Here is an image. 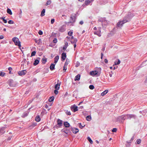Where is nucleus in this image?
I'll use <instances>...</instances> for the list:
<instances>
[{"label": "nucleus", "mask_w": 147, "mask_h": 147, "mask_svg": "<svg viewBox=\"0 0 147 147\" xmlns=\"http://www.w3.org/2000/svg\"><path fill=\"white\" fill-rule=\"evenodd\" d=\"M97 69L99 71H98L97 70L91 71L90 72V74L92 76H94L96 75H97L98 76H99L101 69L100 67H99L97 68Z\"/></svg>", "instance_id": "nucleus-1"}, {"label": "nucleus", "mask_w": 147, "mask_h": 147, "mask_svg": "<svg viewBox=\"0 0 147 147\" xmlns=\"http://www.w3.org/2000/svg\"><path fill=\"white\" fill-rule=\"evenodd\" d=\"M126 119H128L127 114L119 116L117 118V120L119 121H121L122 120H124Z\"/></svg>", "instance_id": "nucleus-2"}, {"label": "nucleus", "mask_w": 147, "mask_h": 147, "mask_svg": "<svg viewBox=\"0 0 147 147\" xmlns=\"http://www.w3.org/2000/svg\"><path fill=\"white\" fill-rule=\"evenodd\" d=\"M12 40L14 42L16 45L18 46L20 48L21 47L20 42L17 38L16 37L13 38H12Z\"/></svg>", "instance_id": "nucleus-3"}, {"label": "nucleus", "mask_w": 147, "mask_h": 147, "mask_svg": "<svg viewBox=\"0 0 147 147\" xmlns=\"http://www.w3.org/2000/svg\"><path fill=\"white\" fill-rule=\"evenodd\" d=\"M62 121L59 119H57V125L55 126L54 128L57 129L61 127L62 126Z\"/></svg>", "instance_id": "nucleus-4"}, {"label": "nucleus", "mask_w": 147, "mask_h": 147, "mask_svg": "<svg viewBox=\"0 0 147 147\" xmlns=\"http://www.w3.org/2000/svg\"><path fill=\"white\" fill-rule=\"evenodd\" d=\"M70 108L71 110L74 112H76L78 111V107L76 106L75 105L71 106Z\"/></svg>", "instance_id": "nucleus-5"}, {"label": "nucleus", "mask_w": 147, "mask_h": 147, "mask_svg": "<svg viewBox=\"0 0 147 147\" xmlns=\"http://www.w3.org/2000/svg\"><path fill=\"white\" fill-rule=\"evenodd\" d=\"M127 115V119H131V118L135 119L136 118V115L134 114H128Z\"/></svg>", "instance_id": "nucleus-6"}, {"label": "nucleus", "mask_w": 147, "mask_h": 147, "mask_svg": "<svg viewBox=\"0 0 147 147\" xmlns=\"http://www.w3.org/2000/svg\"><path fill=\"white\" fill-rule=\"evenodd\" d=\"M61 82H60L59 80H57V84L55 86V88L57 90H59V89L60 86Z\"/></svg>", "instance_id": "nucleus-7"}, {"label": "nucleus", "mask_w": 147, "mask_h": 147, "mask_svg": "<svg viewBox=\"0 0 147 147\" xmlns=\"http://www.w3.org/2000/svg\"><path fill=\"white\" fill-rule=\"evenodd\" d=\"M26 73V71L25 70H23L19 71L18 72V74L19 76H22L25 75Z\"/></svg>", "instance_id": "nucleus-8"}, {"label": "nucleus", "mask_w": 147, "mask_h": 147, "mask_svg": "<svg viewBox=\"0 0 147 147\" xmlns=\"http://www.w3.org/2000/svg\"><path fill=\"white\" fill-rule=\"evenodd\" d=\"M71 131L74 134H76L78 132L79 130L77 128H72Z\"/></svg>", "instance_id": "nucleus-9"}, {"label": "nucleus", "mask_w": 147, "mask_h": 147, "mask_svg": "<svg viewBox=\"0 0 147 147\" xmlns=\"http://www.w3.org/2000/svg\"><path fill=\"white\" fill-rule=\"evenodd\" d=\"M66 57V54L65 53H63L61 55V59L63 60L65 59Z\"/></svg>", "instance_id": "nucleus-10"}, {"label": "nucleus", "mask_w": 147, "mask_h": 147, "mask_svg": "<svg viewBox=\"0 0 147 147\" xmlns=\"http://www.w3.org/2000/svg\"><path fill=\"white\" fill-rule=\"evenodd\" d=\"M80 76L79 74L77 75V76H76L75 77L74 80L75 81L79 80L80 79Z\"/></svg>", "instance_id": "nucleus-11"}, {"label": "nucleus", "mask_w": 147, "mask_h": 147, "mask_svg": "<svg viewBox=\"0 0 147 147\" xmlns=\"http://www.w3.org/2000/svg\"><path fill=\"white\" fill-rule=\"evenodd\" d=\"M94 34L97 35L99 36H101V31H95L94 32Z\"/></svg>", "instance_id": "nucleus-12"}, {"label": "nucleus", "mask_w": 147, "mask_h": 147, "mask_svg": "<svg viewBox=\"0 0 147 147\" xmlns=\"http://www.w3.org/2000/svg\"><path fill=\"white\" fill-rule=\"evenodd\" d=\"M123 25V24H122L121 21H119V22L117 24V26L118 27H121Z\"/></svg>", "instance_id": "nucleus-13"}, {"label": "nucleus", "mask_w": 147, "mask_h": 147, "mask_svg": "<svg viewBox=\"0 0 147 147\" xmlns=\"http://www.w3.org/2000/svg\"><path fill=\"white\" fill-rule=\"evenodd\" d=\"M64 125L66 127H68L70 126L69 124L67 121L64 122Z\"/></svg>", "instance_id": "nucleus-14"}, {"label": "nucleus", "mask_w": 147, "mask_h": 147, "mask_svg": "<svg viewBox=\"0 0 147 147\" xmlns=\"http://www.w3.org/2000/svg\"><path fill=\"white\" fill-rule=\"evenodd\" d=\"M69 131V130L68 129H62L61 130V131L62 132H64L65 133H66V134H67L69 133V132H68Z\"/></svg>", "instance_id": "nucleus-15"}, {"label": "nucleus", "mask_w": 147, "mask_h": 147, "mask_svg": "<svg viewBox=\"0 0 147 147\" xmlns=\"http://www.w3.org/2000/svg\"><path fill=\"white\" fill-rule=\"evenodd\" d=\"M68 45V42H65V45L63 48V49L64 50H66Z\"/></svg>", "instance_id": "nucleus-16"}, {"label": "nucleus", "mask_w": 147, "mask_h": 147, "mask_svg": "<svg viewBox=\"0 0 147 147\" xmlns=\"http://www.w3.org/2000/svg\"><path fill=\"white\" fill-rule=\"evenodd\" d=\"M47 59L45 58H43L42 59V63L43 64H45L46 62L47 61Z\"/></svg>", "instance_id": "nucleus-17"}, {"label": "nucleus", "mask_w": 147, "mask_h": 147, "mask_svg": "<svg viewBox=\"0 0 147 147\" xmlns=\"http://www.w3.org/2000/svg\"><path fill=\"white\" fill-rule=\"evenodd\" d=\"M59 59V56H56L54 58V63H56L58 61Z\"/></svg>", "instance_id": "nucleus-18"}, {"label": "nucleus", "mask_w": 147, "mask_h": 147, "mask_svg": "<svg viewBox=\"0 0 147 147\" xmlns=\"http://www.w3.org/2000/svg\"><path fill=\"white\" fill-rule=\"evenodd\" d=\"M108 92V90H106L104 91H103L101 94V95L102 96H103L105 95V94H107Z\"/></svg>", "instance_id": "nucleus-19"}, {"label": "nucleus", "mask_w": 147, "mask_h": 147, "mask_svg": "<svg viewBox=\"0 0 147 147\" xmlns=\"http://www.w3.org/2000/svg\"><path fill=\"white\" fill-rule=\"evenodd\" d=\"M77 41V39L75 38V39H73L72 40H71V43L76 44Z\"/></svg>", "instance_id": "nucleus-20"}, {"label": "nucleus", "mask_w": 147, "mask_h": 147, "mask_svg": "<svg viewBox=\"0 0 147 147\" xmlns=\"http://www.w3.org/2000/svg\"><path fill=\"white\" fill-rule=\"evenodd\" d=\"M40 120V116L39 115L37 116L35 118V120L37 122H39Z\"/></svg>", "instance_id": "nucleus-21"}, {"label": "nucleus", "mask_w": 147, "mask_h": 147, "mask_svg": "<svg viewBox=\"0 0 147 147\" xmlns=\"http://www.w3.org/2000/svg\"><path fill=\"white\" fill-rule=\"evenodd\" d=\"M65 30V29L63 27H61L59 30V31L61 32H63Z\"/></svg>", "instance_id": "nucleus-22"}, {"label": "nucleus", "mask_w": 147, "mask_h": 147, "mask_svg": "<svg viewBox=\"0 0 147 147\" xmlns=\"http://www.w3.org/2000/svg\"><path fill=\"white\" fill-rule=\"evenodd\" d=\"M45 9H43L41 12L40 16L42 17L44 16L45 15Z\"/></svg>", "instance_id": "nucleus-23"}, {"label": "nucleus", "mask_w": 147, "mask_h": 147, "mask_svg": "<svg viewBox=\"0 0 147 147\" xmlns=\"http://www.w3.org/2000/svg\"><path fill=\"white\" fill-rule=\"evenodd\" d=\"M54 100V97L53 96L50 97L49 99V102H51L53 101Z\"/></svg>", "instance_id": "nucleus-24"}, {"label": "nucleus", "mask_w": 147, "mask_h": 147, "mask_svg": "<svg viewBox=\"0 0 147 147\" xmlns=\"http://www.w3.org/2000/svg\"><path fill=\"white\" fill-rule=\"evenodd\" d=\"M7 12L9 14L11 15L12 14L11 10L9 9H8L7 10Z\"/></svg>", "instance_id": "nucleus-25"}, {"label": "nucleus", "mask_w": 147, "mask_h": 147, "mask_svg": "<svg viewBox=\"0 0 147 147\" xmlns=\"http://www.w3.org/2000/svg\"><path fill=\"white\" fill-rule=\"evenodd\" d=\"M91 116L90 115L86 117V120L88 121H90L91 120Z\"/></svg>", "instance_id": "nucleus-26"}, {"label": "nucleus", "mask_w": 147, "mask_h": 147, "mask_svg": "<svg viewBox=\"0 0 147 147\" xmlns=\"http://www.w3.org/2000/svg\"><path fill=\"white\" fill-rule=\"evenodd\" d=\"M55 65H51L50 67V68L51 70H53L55 68Z\"/></svg>", "instance_id": "nucleus-27"}, {"label": "nucleus", "mask_w": 147, "mask_h": 147, "mask_svg": "<svg viewBox=\"0 0 147 147\" xmlns=\"http://www.w3.org/2000/svg\"><path fill=\"white\" fill-rule=\"evenodd\" d=\"M91 1V0H86L85 2V3L86 5H88Z\"/></svg>", "instance_id": "nucleus-28"}, {"label": "nucleus", "mask_w": 147, "mask_h": 147, "mask_svg": "<svg viewBox=\"0 0 147 147\" xmlns=\"http://www.w3.org/2000/svg\"><path fill=\"white\" fill-rule=\"evenodd\" d=\"M87 139L90 144H92L93 143L92 141L89 137H87Z\"/></svg>", "instance_id": "nucleus-29"}, {"label": "nucleus", "mask_w": 147, "mask_h": 147, "mask_svg": "<svg viewBox=\"0 0 147 147\" xmlns=\"http://www.w3.org/2000/svg\"><path fill=\"white\" fill-rule=\"evenodd\" d=\"M78 125L79 127L81 129H82L85 126V125L84 126L82 125L81 123H78Z\"/></svg>", "instance_id": "nucleus-30"}, {"label": "nucleus", "mask_w": 147, "mask_h": 147, "mask_svg": "<svg viewBox=\"0 0 147 147\" xmlns=\"http://www.w3.org/2000/svg\"><path fill=\"white\" fill-rule=\"evenodd\" d=\"M117 61H115L114 62V64H119L120 63V60L119 59H117Z\"/></svg>", "instance_id": "nucleus-31"}, {"label": "nucleus", "mask_w": 147, "mask_h": 147, "mask_svg": "<svg viewBox=\"0 0 147 147\" xmlns=\"http://www.w3.org/2000/svg\"><path fill=\"white\" fill-rule=\"evenodd\" d=\"M39 63V61L38 60H36L33 63V64H38Z\"/></svg>", "instance_id": "nucleus-32"}, {"label": "nucleus", "mask_w": 147, "mask_h": 147, "mask_svg": "<svg viewBox=\"0 0 147 147\" xmlns=\"http://www.w3.org/2000/svg\"><path fill=\"white\" fill-rule=\"evenodd\" d=\"M89 88L91 90H93L94 88V86L93 85H90V86H89Z\"/></svg>", "instance_id": "nucleus-33"}, {"label": "nucleus", "mask_w": 147, "mask_h": 147, "mask_svg": "<svg viewBox=\"0 0 147 147\" xmlns=\"http://www.w3.org/2000/svg\"><path fill=\"white\" fill-rule=\"evenodd\" d=\"M67 65H64L63 67V70L65 72L66 70L67 69Z\"/></svg>", "instance_id": "nucleus-34"}, {"label": "nucleus", "mask_w": 147, "mask_h": 147, "mask_svg": "<svg viewBox=\"0 0 147 147\" xmlns=\"http://www.w3.org/2000/svg\"><path fill=\"white\" fill-rule=\"evenodd\" d=\"M71 20H72V21H71V22H74L75 21V18H74V17H71Z\"/></svg>", "instance_id": "nucleus-35"}, {"label": "nucleus", "mask_w": 147, "mask_h": 147, "mask_svg": "<svg viewBox=\"0 0 147 147\" xmlns=\"http://www.w3.org/2000/svg\"><path fill=\"white\" fill-rule=\"evenodd\" d=\"M51 1L49 0V1H47V2L46 3V5H49L51 4Z\"/></svg>", "instance_id": "nucleus-36"}, {"label": "nucleus", "mask_w": 147, "mask_h": 147, "mask_svg": "<svg viewBox=\"0 0 147 147\" xmlns=\"http://www.w3.org/2000/svg\"><path fill=\"white\" fill-rule=\"evenodd\" d=\"M36 123H32V124L30 126L31 127H34L36 126Z\"/></svg>", "instance_id": "nucleus-37"}, {"label": "nucleus", "mask_w": 147, "mask_h": 147, "mask_svg": "<svg viewBox=\"0 0 147 147\" xmlns=\"http://www.w3.org/2000/svg\"><path fill=\"white\" fill-rule=\"evenodd\" d=\"M5 74V73L3 72H1L0 73V76L2 77L4 76Z\"/></svg>", "instance_id": "nucleus-38"}, {"label": "nucleus", "mask_w": 147, "mask_h": 147, "mask_svg": "<svg viewBox=\"0 0 147 147\" xmlns=\"http://www.w3.org/2000/svg\"><path fill=\"white\" fill-rule=\"evenodd\" d=\"M69 63V59H66V61L65 62V64H67L68 63Z\"/></svg>", "instance_id": "nucleus-39"}, {"label": "nucleus", "mask_w": 147, "mask_h": 147, "mask_svg": "<svg viewBox=\"0 0 147 147\" xmlns=\"http://www.w3.org/2000/svg\"><path fill=\"white\" fill-rule=\"evenodd\" d=\"M36 53V52L35 51H33L31 54V56H34Z\"/></svg>", "instance_id": "nucleus-40"}, {"label": "nucleus", "mask_w": 147, "mask_h": 147, "mask_svg": "<svg viewBox=\"0 0 147 147\" xmlns=\"http://www.w3.org/2000/svg\"><path fill=\"white\" fill-rule=\"evenodd\" d=\"M8 23L10 24H13L14 23V22L12 20H9L8 21Z\"/></svg>", "instance_id": "nucleus-41"}, {"label": "nucleus", "mask_w": 147, "mask_h": 147, "mask_svg": "<svg viewBox=\"0 0 147 147\" xmlns=\"http://www.w3.org/2000/svg\"><path fill=\"white\" fill-rule=\"evenodd\" d=\"M127 22V21L126 20H123L121 21L122 24H123Z\"/></svg>", "instance_id": "nucleus-42"}, {"label": "nucleus", "mask_w": 147, "mask_h": 147, "mask_svg": "<svg viewBox=\"0 0 147 147\" xmlns=\"http://www.w3.org/2000/svg\"><path fill=\"white\" fill-rule=\"evenodd\" d=\"M141 140L140 139L137 140L136 141L137 143L138 144H140L141 143Z\"/></svg>", "instance_id": "nucleus-43"}, {"label": "nucleus", "mask_w": 147, "mask_h": 147, "mask_svg": "<svg viewBox=\"0 0 147 147\" xmlns=\"http://www.w3.org/2000/svg\"><path fill=\"white\" fill-rule=\"evenodd\" d=\"M66 114L68 115H71V113L70 111H66L65 112Z\"/></svg>", "instance_id": "nucleus-44"}, {"label": "nucleus", "mask_w": 147, "mask_h": 147, "mask_svg": "<svg viewBox=\"0 0 147 147\" xmlns=\"http://www.w3.org/2000/svg\"><path fill=\"white\" fill-rule=\"evenodd\" d=\"M73 33V32H72L69 31L68 32V34L70 36H72Z\"/></svg>", "instance_id": "nucleus-45"}, {"label": "nucleus", "mask_w": 147, "mask_h": 147, "mask_svg": "<svg viewBox=\"0 0 147 147\" xmlns=\"http://www.w3.org/2000/svg\"><path fill=\"white\" fill-rule=\"evenodd\" d=\"M117 130V129L116 128H114L112 130V131L113 132H116Z\"/></svg>", "instance_id": "nucleus-46"}, {"label": "nucleus", "mask_w": 147, "mask_h": 147, "mask_svg": "<svg viewBox=\"0 0 147 147\" xmlns=\"http://www.w3.org/2000/svg\"><path fill=\"white\" fill-rule=\"evenodd\" d=\"M57 39L56 38H55L53 40V42L54 43H56L57 42Z\"/></svg>", "instance_id": "nucleus-47"}, {"label": "nucleus", "mask_w": 147, "mask_h": 147, "mask_svg": "<svg viewBox=\"0 0 147 147\" xmlns=\"http://www.w3.org/2000/svg\"><path fill=\"white\" fill-rule=\"evenodd\" d=\"M113 65V69L114 70L115 69H116L118 67L117 66V65Z\"/></svg>", "instance_id": "nucleus-48"}, {"label": "nucleus", "mask_w": 147, "mask_h": 147, "mask_svg": "<svg viewBox=\"0 0 147 147\" xmlns=\"http://www.w3.org/2000/svg\"><path fill=\"white\" fill-rule=\"evenodd\" d=\"M28 115V114L27 113H26V112H24V113H23V115H24V117H25L26 116H27Z\"/></svg>", "instance_id": "nucleus-49"}, {"label": "nucleus", "mask_w": 147, "mask_h": 147, "mask_svg": "<svg viewBox=\"0 0 147 147\" xmlns=\"http://www.w3.org/2000/svg\"><path fill=\"white\" fill-rule=\"evenodd\" d=\"M38 34L39 35H42V34H43V32H42V31H41V30H40L38 32Z\"/></svg>", "instance_id": "nucleus-50"}, {"label": "nucleus", "mask_w": 147, "mask_h": 147, "mask_svg": "<svg viewBox=\"0 0 147 147\" xmlns=\"http://www.w3.org/2000/svg\"><path fill=\"white\" fill-rule=\"evenodd\" d=\"M54 93L56 94H57L58 93V91L57 90H54Z\"/></svg>", "instance_id": "nucleus-51"}, {"label": "nucleus", "mask_w": 147, "mask_h": 147, "mask_svg": "<svg viewBox=\"0 0 147 147\" xmlns=\"http://www.w3.org/2000/svg\"><path fill=\"white\" fill-rule=\"evenodd\" d=\"M54 21H55V20L54 19H52L51 20V24H53L54 23Z\"/></svg>", "instance_id": "nucleus-52"}, {"label": "nucleus", "mask_w": 147, "mask_h": 147, "mask_svg": "<svg viewBox=\"0 0 147 147\" xmlns=\"http://www.w3.org/2000/svg\"><path fill=\"white\" fill-rule=\"evenodd\" d=\"M133 140H134V137H132L131 138V140H130V141H128V142L127 141V143H130V142H131L130 141H133Z\"/></svg>", "instance_id": "nucleus-53"}, {"label": "nucleus", "mask_w": 147, "mask_h": 147, "mask_svg": "<svg viewBox=\"0 0 147 147\" xmlns=\"http://www.w3.org/2000/svg\"><path fill=\"white\" fill-rule=\"evenodd\" d=\"M4 38V36L2 35H0V39H3Z\"/></svg>", "instance_id": "nucleus-54"}, {"label": "nucleus", "mask_w": 147, "mask_h": 147, "mask_svg": "<svg viewBox=\"0 0 147 147\" xmlns=\"http://www.w3.org/2000/svg\"><path fill=\"white\" fill-rule=\"evenodd\" d=\"M11 136H10V137H9L7 139V141H9V140H11Z\"/></svg>", "instance_id": "nucleus-55"}, {"label": "nucleus", "mask_w": 147, "mask_h": 147, "mask_svg": "<svg viewBox=\"0 0 147 147\" xmlns=\"http://www.w3.org/2000/svg\"><path fill=\"white\" fill-rule=\"evenodd\" d=\"M3 20L4 23H7V21L6 20H5L4 19H3Z\"/></svg>", "instance_id": "nucleus-56"}, {"label": "nucleus", "mask_w": 147, "mask_h": 147, "mask_svg": "<svg viewBox=\"0 0 147 147\" xmlns=\"http://www.w3.org/2000/svg\"><path fill=\"white\" fill-rule=\"evenodd\" d=\"M105 61L106 63H107L108 62V61L107 59H105Z\"/></svg>", "instance_id": "nucleus-57"}, {"label": "nucleus", "mask_w": 147, "mask_h": 147, "mask_svg": "<svg viewBox=\"0 0 147 147\" xmlns=\"http://www.w3.org/2000/svg\"><path fill=\"white\" fill-rule=\"evenodd\" d=\"M45 108L46 109H48V106L47 104L45 105Z\"/></svg>", "instance_id": "nucleus-58"}, {"label": "nucleus", "mask_w": 147, "mask_h": 147, "mask_svg": "<svg viewBox=\"0 0 147 147\" xmlns=\"http://www.w3.org/2000/svg\"><path fill=\"white\" fill-rule=\"evenodd\" d=\"M79 23H80V24L81 25H82L83 24V22L82 21H81Z\"/></svg>", "instance_id": "nucleus-59"}, {"label": "nucleus", "mask_w": 147, "mask_h": 147, "mask_svg": "<svg viewBox=\"0 0 147 147\" xmlns=\"http://www.w3.org/2000/svg\"><path fill=\"white\" fill-rule=\"evenodd\" d=\"M101 59H102V57H103V54L102 53H101Z\"/></svg>", "instance_id": "nucleus-60"}, {"label": "nucleus", "mask_w": 147, "mask_h": 147, "mask_svg": "<svg viewBox=\"0 0 147 147\" xmlns=\"http://www.w3.org/2000/svg\"><path fill=\"white\" fill-rule=\"evenodd\" d=\"M12 69V68L11 67H9V68H8V70L9 71H11V70Z\"/></svg>", "instance_id": "nucleus-61"}, {"label": "nucleus", "mask_w": 147, "mask_h": 147, "mask_svg": "<svg viewBox=\"0 0 147 147\" xmlns=\"http://www.w3.org/2000/svg\"><path fill=\"white\" fill-rule=\"evenodd\" d=\"M101 28L100 27L98 28V29L99 31H101Z\"/></svg>", "instance_id": "nucleus-62"}, {"label": "nucleus", "mask_w": 147, "mask_h": 147, "mask_svg": "<svg viewBox=\"0 0 147 147\" xmlns=\"http://www.w3.org/2000/svg\"><path fill=\"white\" fill-rule=\"evenodd\" d=\"M36 80H37L36 78H34L33 79V81L34 82H36Z\"/></svg>", "instance_id": "nucleus-63"}, {"label": "nucleus", "mask_w": 147, "mask_h": 147, "mask_svg": "<svg viewBox=\"0 0 147 147\" xmlns=\"http://www.w3.org/2000/svg\"><path fill=\"white\" fill-rule=\"evenodd\" d=\"M143 111H140V114H142L143 115H144V114H143V113H142V112Z\"/></svg>", "instance_id": "nucleus-64"}]
</instances>
